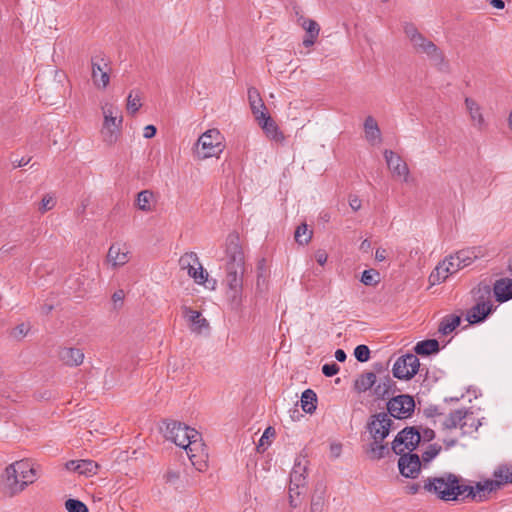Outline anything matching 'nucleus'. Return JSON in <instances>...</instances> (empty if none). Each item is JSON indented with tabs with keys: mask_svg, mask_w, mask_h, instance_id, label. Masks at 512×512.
I'll list each match as a JSON object with an SVG mask.
<instances>
[{
	"mask_svg": "<svg viewBox=\"0 0 512 512\" xmlns=\"http://www.w3.org/2000/svg\"><path fill=\"white\" fill-rule=\"evenodd\" d=\"M423 489L436 495L442 501H455L472 499L482 502L487 499L486 492L491 493L499 489V484L493 479L476 482L475 486L463 483V479L453 473H444L439 477H428L424 480Z\"/></svg>",
	"mask_w": 512,
	"mask_h": 512,
	"instance_id": "obj_1",
	"label": "nucleus"
},
{
	"mask_svg": "<svg viewBox=\"0 0 512 512\" xmlns=\"http://www.w3.org/2000/svg\"><path fill=\"white\" fill-rule=\"evenodd\" d=\"M222 135L218 129H209L204 132L195 145L194 155L198 160L210 157H219L224 149Z\"/></svg>",
	"mask_w": 512,
	"mask_h": 512,
	"instance_id": "obj_2",
	"label": "nucleus"
},
{
	"mask_svg": "<svg viewBox=\"0 0 512 512\" xmlns=\"http://www.w3.org/2000/svg\"><path fill=\"white\" fill-rule=\"evenodd\" d=\"M422 436L420 428L416 426H407L397 433L391 443V449L395 454L405 453L404 448L413 452L418 448Z\"/></svg>",
	"mask_w": 512,
	"mask_h": 512,
	"instance_id": "obj_3",
	"label": "nucleus"
},
{
	"mask_svg": "<svg viewBox=\"0 0 512 512\" xmlns=\"http://www.w3.org/2000/svg\"><path fill=\"white\" fill-rule=\"evenodd\" d=\"M415 400L412 395L399 394L386 401V409L390 417L398 420L410 418L415 411Z\"/></svg>",
	"mask_w": 512,
	"mask_h": 512,
	"instance_id": "obj_4",
	"label": "nucleus"
},
{
	"mask_svg": "<svg viewBox=\"0 0 512 512\" xmlns=\"http://www.w3.org/2000/svg\"><path fill=\"white\" fill-rule=\"evenodd\" d=\"M165 423V428H161L163 431L164 437L175 443L179 447H184L189 438H200V433L184 423L179 421H167Z\"/></svg>",
	"mask_w": 512,
	"mask_h": 512,
	"instance_id": "obj_5",
	"label": "nucleus"
},
{
	"mask_svg": "<svg viewBox=\"0 0 512 512\" xmlns=\"http://www.w3.org/2000/svg\"><path fill=\"white\" fill-rule=\"evenodd\" d=\"M104 122L102 128L103 139L108 144H113L117 141L120 134V127L122 124V116L118 119V109L113 105H106L103 107Z\"/></svg>",
	"mask_w": 512,
	"mask_h": 512,
	"instance_id": "obj_6",
	"label": "nucleus"
},
{
	"mask_svg": "<svg viewBox=\"0 0 512 512\" xmlns=\"http://www.w3.org/2000/svg\"><path fill=\"white\" fill-rule=\"evenodd\" d=\"M226 256V270H244V253L237 235L228 236Z\"/></svg>",
	"mask_w": 512,
	"mask_h": 512,
	"instance_id": "obj_7",
	"label": "nucleus"
},
{
	"mask_svg": "<svg viewBox=\"0 0 512 512\" xmlns=\"http://www.w3.org/2000/svg\"><path fill=\"white\" fill-rule=\"evenodd\" d=\"M27 487V480H22L14 466L8 465L2 475L1 491L5 496L13 497Z\"/></svg>",
	"mask_w": 512,
	"mask_h": 512,
	"instance_id": "obj_8",
	"label": "nucleus"
},
{
	"mask_svg": "<svg viewBox=\"0 0 512 512\" xmlns=\"http://www.w3.org/2000/svg\"><path fill=\"white\" fill-rule=\"evenodd\" d=\"M398 468L400 474L405 478L415 479L421 472L422 462L417 453L406 452L398 454Z\"/></svg>",
	"mask_w": 512,
	"mask_h": 512,
	"instance_id": "obj_9",
	"label": "nucleus"
},
{
	"mask_svg": "<svg viewBox=\"0 0 512 512\" xmlns=\"http://www.w3.org/2000/svg\"><path fill=\"white\" fill-rule=\"evenodd\" d=\"M475 259H477V255L474 249L460 250L455 255H450L444 259V264H447L445 270L454 274L460 269L471 265Z\"/></svg>",
	"mask_w": 512,
	"mask_h": 512,
	"instance_id": "obj_10",
	"label": "nucleus"
},
{
	"mask_svg": "<svg viewBox=\"0 0 512 512\" xmlns=\"http://www.w3.org/2000/svg\"><path fill=\"white\" fill-rule=\"evenodd\" d=\"M255 119L267 138L276 143H282L285 140L283 132L268 111L261 112Z\"/></svg>",
	"mask_w": 512,
	"mask_h": 512,
	"instance_id": "obj_11",
	"label": "nucleus"
},
{
	"mask_svg": "<svg viewBox=\"0 0 512 512\" xmlns=\"http://www.w3.org/2000/svg\"><path fill=\"white\" fill-rule=\"evenodd\" d=\"M412 45L417 53L426 54L431 60L437 64L444 62L443 52L430 40H428L423 34L417 36L412 42Z\"/></svg>",
	"mask_w": 512,
	"mask_h": 512,
	"instance_id": "obj_12",
	"label": "nucleus"
},
{
	"mask_svg": "<svg viewBox=\"0 0 512 512\" xmlns=\"http://www.w3.org/2000/svg\"><path fill=\"white\" fill-rule=\"evenodd\" d=\"M473 413L470 411V409H456L451 411L446 419L442 423V428L444 430H451L454 428L459 427L463 434L470 433L472 430H468V422L469 416Z\"/></svg>",
	"mask_w": 512,
	"mask_h": 512,
	"instance_id": "obj_13",
	"label": "nucleus"
},
{
	"mask_svg": "<svg viewBox=\"0 0 512 512\" xmlns=\"http://www.w3.org/2000/svg\"><path fill=\"white\" fill-rule=\"evenodd\" d=\"M496 306L492 302H476L466 312V320L470 325H477L485 322L488 317L495 311Z\"/></svg>",
	"mask_w": 512,
	"mask_h": 512,
	"instance_id": "obj_14",
	"label": "nucleus"
},
{
	"mask_svg": "<svg viewBox=\"0 0 512 512\" xmlns=\"http://www.w3.org/2000/svg\"><path fill=\"white\" fill-rule=\"evenodd\" d=\"M243 271L244 270H226V283L228 286V296L232 303L239 304L241 301L242 286H243Z\"/></svg>",
	"mask_w": 512,
	"mask_h": 512,
	"instance_id": "obj_15",
	"label": "nucleus"
},
{
	"mask_svg": "<svg viewBox=\"0 0 512 512\" xmlns=\"http://www.w3.org/2000/svg\"><path fill=\"white\" fill-rule=\"evenodd\" d=\"M384 158L393 177L403 179L404 182H407L409 176V168L401 156L392 150L386 149L384 151Z\"/></svg>",
	"mask_w": 512,
	"mask_h": 512,
	"instance_id": "obj_16",
	"label": "nucleus"
},
{
	"mask_svg": "<svg viewBox=\"0 0 512 512\" xmlns=\"http://www.w3.org/2000/svg\"><path fill=\"white\" fill-rule=\"evenodd\" d=\"M400 392L396 382L389 376L385 375L379 384L373 388V396L375 400H388L392 396H396L395 393Z\"/></svg>",
	"mask_w": 512,
	"mask_h": 512,
	"instance_id": "obj_17",
	"label": "nucleus"
},
{
	"mask_svg": "<svg viewBox=\"0 0 512 512\" xmlns=\"http://www.w3.org/2000/svg\"><path fill=\"white\" fill-rule=\"evenodd\" d=\"M308 460L297 457L290 472V483L296 488L306 485Z\"/></svg>",
	"mask_w": 512,
	"mask_h": 512,
	"instance_id": "obj_18",
	"label": "nucleus"
},
{
	"mask_svg": "<svg viewBox=\"0 0 512 512\" xmlns=\"http://www.w3.org/2000/svg\"><path fill=\"white\" fill-rule=\"evenodd\" d=\"M183 316L188 320L193 332L201 333L204 329H209V323L204 317H202L200 311L184 306Z\"/></svg>",
	"mask_w": 512,
	"mask_h": 512,
	"instance_id": "obj_19",
	"label": "nucleus"
},
{
	"mask_svg": "<svg viewBox=\"0 0 512 512\" xmlns=\"http://www.w3.org/2000/svg\"><path fill=\"white\" fill-rule=\"evenodd\" d=\"M493 294L498 303L512 299V278H500L493 285Z\"/></svg>",
	"mask_w": 512,
	"mask_h": 512,
	"instance_id": "obj_20",
	"label": "nucleus"
},
{
	"mask_svg": "<svg viewBox=\"0 0 512 512\" xmlns=\"http://www.w3.org/2000/svg\"><path fill=\"white\" fill-rule=\"evenodd\" d=\"M59 358L65 365L76 367L83 363L84 353L79 348L64 347L59 351Z\"/></svg>",
	"mask_w": 512,
	"mask_h": 512,
	"instance_id": "obj_21",
	"label": "nucleus"
},
{
	"mask_svg": "<svg viewBox=\"0 0 512 512\" xmlns=\"http://www.w3.org/2000/svg\"><path fill=\"white\" fill-rule=\"evenodd\" d=\"M107 260L112 263L113 267L123 266L129 261L128 251L120 243L112 244L107 253Z\"/></svg>",
	"mask_w": 512,
	"mask_h": 512,
	"instance_id": "obj_22",
	"label": "nucleus"
},
{
	"mask_svg": "<svg viewBox=\"0 0 512 512\" xmlns=\"http://www.w3.org/2000/svg\"><path fill=\"white\" fill-rule=\"evenodd\" d=\"M182 448L185 449V451L193 465L196 464L194 461L195 458L201 457V456H207V453L205 452L206 445L202 442L201 436H200V438H196V437L189 438V440L187 441L185 446Z\"/></svg>",
	"mask_w": 512,
	"mask_h": 512,
	"instance_id": "obj_23",
	"label": "nucleus"
},
{
	"mask_svg": "<svg viewBox=\"0 0 512 512\" xmlns=\"http://www.w3.org/2000/svg\"><path fill=\"white\" fill-rule=\"evenodd\" d=\"M92 65V80L96 87L105 89L110 81V76L108 71L101 66V64L95 60V58L91 59Z\"/></svg>",
	"mask_w": 512,
	"mask_h": 512,
	"instance_id": "obj_24",
	"label": "nucleus"
},
{
	"mask_svg": "<svg viewBox=\"0 0 512 512\" xmlns=\"http://www.w3.org/2000/svg\"><path fill=\"white\" fill-rule=\"evenodd\" d=\"M376 375L374 372H363L354 381V390L357 393H364L376 386Z\"/></svg>",
	"mask_w": 512,
	"mask_h": 512,
	"instance_id": "obj_25",
	"label": "nucleus"
},
{
	"mask_svg": "<svg viewBox=\"0 0 512 512\" xmlns=\"http://www.w3.org/2000/svg\"><path fill=\"white\" fill-rule=\"evenodd\" d=\"M413 350L416 355L430 356L440 351V344L437 339H425L417 342Z\"/></svg>",
	"mask_w": 512,
	"mask_h": 512,
	"instance_id": "obj_26",
	"label": "nucleus"
},
{
	"mask_svg": "<svg viewBox=\"0 0 512 512\" xmlns=\"http://www.w3.org/2000/svg\"><path fill=\"white\" fill-rule=\"evenodd\" d=\"M10 465L14 466L15 470H17V473L22 480H27V486L30 483L34 482L36 477V470L29 461H16Z\"/></svg>",
	"mask_w": 512,
	"mask_h": 512,
	"instance_id": "obj_27",
	"label": "nucleus"
},
{
	"mask_svg": "<svg viewBox=\"0 0 512 512\" xmlns=\"http://www.w3.org/2000/svg\"><path fill=\"white\" fill-rule=\"evenodd\" d=\"M248 101L254 117L258 116L261 112L267 111L265 103L262 100L260 92L257 88H248Z\"/></svg>",
	"mask_w": 512,
	"mask_h": 512,
	"instance_id": "obj_28",
	"label": "nucleus"
},
{
	"mask_svg": "<svg viewBox=\"0 0 512 512\" xmlns=\"http://www.w3.org/2000/svg\"><path fill=\"white\" fill-rule=\"evenodd\" d=\"M326 487L322 482L315 485L314 493L311 497V512H322L325 505Z\"/></svg>",
	"mask_w": 512,
	"mask_h": 512,
	"instance_id": "obj_29",
	"label": "nucleus"
},
{
	"mask_svg": "<svg viewBox=\"0 0 512 512\" xmlns=\"http://www.w3.org/2000/svg\"><path fill=\"white\" fill-rule=\"evenodd\" d=\"M301 408L307 414H313L317 408V394L314 390L308 388L303 391L301 396Z\"/></svg>",
	"mask_w": 512,
	"mask_h": 512,
	"instance_id": "obj_30",
	"label": "nucleus"
},
{
	"mask_svg": "<svg viewBox=\"0 0 512 512\" xmlns=\"http://www.w3.org/2000/svg\"><path fill=\"white\" fill-rule=\"evenodd\" d=\"M461 324V316L455 314H449L443 317L441 320L438 332L442 335H448L452 333Z\"/></svg>",
	"mask_w": 512,
	"mask_h": 512,
	"instance_id": "obj_31",
	"label": "nucleus"
},
{
	"mask_svg": "<svg viewBox=\"0 0 512 512\" xmlns=\"http://www.w3.org/2000/svg\"><path fill=\"white\" fill-rule=\"evenodd\" d=\"M493 481L499 484V489L506 484L512 483V466L508 464H501L495 469L493 473Z\"/></svg>",
	"mask_w": 512,
	"mask_h": 512,
	"instance_id": "obj_32",
	"label": "nucleus"
},
{
	"mask_svg": "<svg viewBox=\"0 0 512 512\" xmlns=\"http://www.w3.org/2000/svg\"><path fill=\"white\" fill-rule=\"evenodd\" d=\"M407 354L400 356L394 363L392 368L393 376L399 380H409V365Z\"/></svg>",
	"mask_w": 512,
	"mask_h": 512,
	"instance_id": "obj_33",
	"label": "nucleus"
},
{
	"mask_svg": "<svg viewBox=\"0 0 512 512\" xmlns=\"http://www.w3.org/2000/svg\"><path fill=\"white\" fill-rule=\"evenodd\" d=\"M493 291V288L486 283V282H480L477 287L473 288L471 293L473 295V298L476 302H492L491 301V292Z\"/></svg>",
	"mask_w": 512,
	"mask_h": 512,
	"instance_id": "obj_34",
	"label": "nucleus"
},
{
	"mask_svg": "<svg viewBox=\"0 0 512 512\" xmlns=\"http://www.w3.org/2000/svg\"><path fill=\"white\" fill-rule=\"evenodd\" d=\"M374 418L375 420H380L381 433L378 434L384 441L390 434L391 430L394 429V422L390 419L388 412L375 413Z\"/></svg>",
	"mask_w": 512,
	"mask_h": 512,
	"instance_id": "obj_35",
	"label": "nucleus"
},
{
	"mask_svg": "<svg viewBox=\"0 0 512 512\" xmlns=\"http://www.w3.org/2000/svg\"><path fill=\"white\" fill-rule=\"evenodd\" d=\"M364 130L366 139L369 142H373L375 139L381 138V131L377 121L372 116H368L364 122Z\"/></svg>",
	"mask_w": 512,
	"mask_h": 512,
	"instance_id": "obj_36",
	"label": "nucleus"
},
{
	"mask_svg": "<svg viewBox=\"0 0 512 512\" xmlns=\"http://www.w3.org/2000/svg\"><path fill=\"white\" fill-rule=\"evenodd\" d=\"M154 198V194L150 190H143L137 194L136 205L144 212L152 211L151 201Z\"/></svg>",
	"mask_w": 512,
	"mask_h": 512,
	"instance_id": "obj_37",
	"label": "nucleus"
},
{
	"mask_svg": "<svg viewBox=\"0 0 512 512\" xmlns=\"http://www.w3.org/2000/svg\"><path fill=\"white\" fill-rule=\"evenodd\" d=\"M368 452L371 454V459L380 460L390 453V449L387 444H384V442L376 443V440H373L369 444Z\"/></svg>",
	"mask_w": 512,
	"mask_h": 512,
	"instance_id": "obj_38",
	"label": "nucleus"
},
{
	"mask_svg": "<svg viewBox=\"0 0 512 512\" xmlns=\"http://www.w3.org/2000/svg\"><path fill=\"white\" fill-rule=\"evenodd\" d=\"M465 105L467 110L469 111L470 117L473 121H476L479 127L484 125V118L481 113L480 106L476 103L475 100L471 98L465 99Z\"/></svg>",
	"mask_w": 512,
	"mask_h": 512,
	"instance_id": "obj_39",
	"label": "nucleus"
},
{
	"mask_svg": "<svg viewBox=\"0 0 512 512\" xmlns=\"http://www.w3.org/2000/svg\"><path fill=\"white\" fill-rule=\"evenodd\" d=\"M365 429L369 432L371 438L376 440V443L384 442L378 433H381L380 420H375L374 414L369 416Z\"/></svg>",
	"mask_w": 512,
	"mask_h": 512,
	"instance_id": "obj_40",
	"label": "nucleus"
},
{
	"mask_svg": "<svg viewBox=\"0 0 512 512\" xmlns=\"http://www.w3.org/2000/svg\"><path fill=\"white\" fill-rule=\"evenodd\" d=\"M408 356V365H409V380L412 379L417 373L423 372L425 370V377L428 376V368H422L419 359L416 354L407 353Z\"/></svg>",
	"mask_w": 512,
	"mask_h": 512,
	"instance_id": "obj_41",
	"label": "nucleus"
},
{
	"mask_svg": "<svg viewBox=\"0 0 512 512\" xmlns=\"http://www.w3.org/2000/svg\"><path fill=\"white\" fill-rule=\"evenodd\" d=\"M100 466L93 460H79V467L77 473L85 476H92L97 474Z\"/></svg>",
	"mask_w": 512,
	"mask_h": 512,
	"instance_id": "obj_42",
	"label": "nucleus"
},
{
	"mask_svg": "<svg viewBox=\"0 0 512 512\" xmlns=\"http://www.w3.org/2000/svg\"><path fill=\"white\" fill-rule=\"evenodd\" d=\"M294 237L298 244L307 245L311 240L312 231L308 232V226L302 223L296 228Z\"/></svg>",
	"mask_w": 512,
	"mask_h": 512,
	"instance_id": "obj_43",
	"label": "nucleus"
},
{
	"mask_svg": "<svg viewBox=\"0 0 512 512\" xmlns=\"http://www.w3.org/2000/svg\"><path fill=\"white\" fill-rule=\"evenodd\" d=\"M360 281L366 286H376L380 282V274L374 269L364 270Z\"/></svg>",
	"mask_w": 512,
	"mask_h": 512,
	"instance_id": "obj_44",
	"label": "nucleus"
},
{
	"mask_svg": "<svg viewBox=\"0 0 512 512\" xmlns=\"http://www.w3.org/2000/svg\"><path fill=\"white\" fill-rule=\"evenodd\" d=\"M447 264H444V261L439 264L435 270L431 273L429 280L432 284H435L436 282L440 283L442 281H445L448 276L451 274L450 271H446L445 267Z\"/></svg>",
	"mask_w": 512,
	"mask_h": 512,
	"instance_id": "obj_45",
	"label": "nucleus"
},
{
	"mask_svg": "<svg viewBox=\"0 0 512 512\" xmlns=\"http://www.w3.org/2000/svg\"><path fill=\"white\" fill-rule=\"evenodd\" d=\"M141 107L140 103V92L139 91H130L127 97V110L131 114H135Z\"/></svg>",
	"mask_w": 512,
	"mask_h": 512,
	"instance_id": "obj_46",
	"label": "nucleus"
},
{
	"mask_svg": "<svg viewBox=\"0 0 512 512\" xmlns=\"http://www.w3.org/2000/svg\"><path fill=\"white\" fill-rule=\"evenodd\" d=\"M68 512H89L87 505L79 499L69 498L65 501Z\"/></svg>",
	"mask_w": 512,
	"mask_h": 512,
	"instance_id": "obj_47",
	"label": "nucleus"
},
{
	"mask_svg": "<svg viewBox=\"0 0 512 512\" xmlns=\"http://www.w3.org/2000/svg\"><path fill=\"white\" fill-rule=\"evenodd\" d=\"M196 264H199V258L195 252L185 253L179 259V265L183 270Z\"/></svg>",
	"mask_w": 512,
	"mask_h": 512,
	"instance_id": "obj_48",
	"label": "nucleus"
},
{
	"mask_svg": "<svg viewBox=\"0 0 512 512\" xmlns=\"http://www.w3.org/2000/svg\"><path fill=\"white\" fill-rule=\"evenodd\" d=\"M441 449V446L438 444H430L422 453L421 462L429 463L440 453Z\"/></svg>",
	"mask_w": 512,
	"mask_h": 512,
	"instance_id": "obj_49",
	"label": "nucleus"
},
{
	"mask_svg": "<svg viewBox=\"0 0 512 512\" xmlns=\"http://www.w3.org/2000/svg\"><path fill=\"white\" fill-rule=\"evenodd\" d=\"M371 351L365 344H360L354 349V356L358 362L364 363L370 359Z\"/></svg>",
	"mask_w": 512,
	"mask_h": 512,
	"instance_id": "obj_50",
	"label": "nucleus"
},
{
	"mask_svg": "<svg viewBox=\"0 0 512 512\" xmlns=\"http://www.w3.org/2000/svg\"><path fill=\"white\" fill-rule=\"evenodd\" d=\"M302 27L305 29L306 34L312 37H318L320 26L319 24L312 19H305Z\"/></svg>",
	"mask_w": 512,
	"mask_h": 512,
	"instance_id": "obj_51",
	"label": "nucleus"
},
{
	"mask_svg": "<svg viewBox=\"0 0 512 512\" xmlns=\"http://www.w3.org/2000/svg\"><path fill=\"white\" fill-rule=\"evenodd\" d=\"M322 373L326 377H333L340 371V367L335 362L326 363L322 366Z\"/></svg>",
	"mask_w": 512,
	"mask_h": 512,
	"instance_id": "obj_52",
	"label": "nucleus"
},
{
	"mask_svg": "<svg viewBox=\"0 0 512 512\" xmlns=\"http://www.w3.org/2000/svg\"><path fill=\"white\" fill-rule=\"evenodd\" d=\"M404 33L406 36L410 39L412 42L417 36L421 35V33L418 31L417 27L410 22H405L403 26Z\"/></svg>",
	"mask_w": 512,
	"mask_h": 512,
	"instance_id": "obj_53",
	"label": "nucleus"
},
{
	"mask_svg": "<svg viewBox=\"0 0 512 512\" xmlns=\"http://www.w3.org/2000/svg\"><path fill=\"white\" fill-rule=\"evenodd\" d=\"M55 205V200L53 197L46 195L42 198L40 205H39V211L44 213L48 210H51Z\"/></svg>",
	"mask_w": 512,
	"mask_h": 512,
	"instance_id": "obj_54",
	"label": "nucleus"
},
{
	"mask_svg": "<svg viewBox=\"0 0 512 512\" xmlns=\"http://www.w3.org/2000/svg\"><path fill=\"white\" fill-rule=\"evenodd\" d=\"M300 488H296L294 485L290 483L289 486V504L292 508H296L298 506V503L295 501V498L298 497L301 492L299 491Z\"/></svg>",
	"mask_w": 512,
	"mask_h": 512,
	"instance_id": "obj_55",
	"label": "nucleus"
},
{
	"mask_svg": "<svg viewBox=\"0 0 512 512\" xmlns=\"http://www.w3.org/2000/svg\"><path fill=\"white\" fill-rule=\"evenodd\" d=\"M197 265L198 268L195 269V276H197V280H195V282L198 284H204L207 281L208 273L200 263Z\"/></svg>",
	"mask_w": 512,
	"mask_h": 512,
	"instance_id": "obj_56",
	"label": "nucleus"
},
{
	"mask_svg": "<svg viewBox=\"0 0 512 512\" xmlns=\"http://www.w3.org/2000/svg\"><path fill=\"white\" fill-rule=\"evenodd\" d=\"M27 333H28V328L26 327V325L24 323H21L13 329L11 334L13 335V337H15L17 339H21L24 336H26Z\"/></svg>",
	"mask_w": 512,
	"mask_h": 512,
	"instance_id": "obj_57",
	"label": "nucleus"
},
{
	"mask_svg": "<svg viewBox=\"0 0 512 512\" xmlns=\"http://www.w3.org/2000/svg\"><path fill=\"white\" fill-rule=\"evenodd\" d=\"M423 414L427 418H433L438 415H442L437 405H430L423 410Z\"/></svg>",
	"mask_w": 512,
	"mask_h": 512,
	"instance_id": "obj_58",
	"label": "nucleus"
},
{
	"mask_svg": "<svg viewBox=\"0 0 512 512\" xmlns=\"http://www.w3.org/2000/svg\"><path fill=\"white\" fill-rule=\"evenodd\" d=\"M372 367H373V370H374L373 372L375 373V375L384 373V372L388 371L389 361L386 363L375 362V363H373Z\"/></svg>",
	"mask_w": 512,
	"mask_h": 512,
	"instance_id": "obj_59",
	"label": "nucleus"
},
{
	"mask_svg": "<svg viewBox=\"0 0 512 512\" xmlns=\"http://www.w3.org/2000/svg\"><path fill=\"white\" fill-rule=\"evenodd\" d=\"M156 133H157V128L154 125L149 124L144 127V133H143L144 138L151 139L156 135Z\"/></svg>",
	"mask_w": 512,
	"mask_h": 512,
	"instance_id": "obj_60",
	"label": "nucleus"
},
{
	"mask_svg": "<svg viewBox=\"0 0 512 512\" xmlns=\"http://www.w3.org/2000/svg\"><path fill=\"white\" fill-rule=\"evenodd\" d=\"M421 436L424 441L430 442L435 438V431L428 427L423 428Z\"/></svg>",
	"mask_w": 512,
	"mask_h": 512,
	"instance_id": "obj_61",
	"label": "nucleus"
},
{
	"mask_svg": "<svg viewBox=\"0 0 512 512\" xmlns=\"http://www.w3.org/2000/svg\"><path fill=\"white\" fill-rule=\"evenodd\" d=\"M349 205L353 211H358L361 208V200L357 196H350Z\"/></svg>",
	"mask_w": 512,
	"mask_h": 512,
	"instance_id": "obj_62",
	"label": "nucleus"
},
{
	"mask_svg": "<svg viewBox=\"0 0 512 512\" xmlns=\"http://www.w3.org/2000/svg\"><path fill=\"white\" fill-rule=\"evenodd\" d=\"M124 297H125V294H124V291L122 289H119L117 291H115L112 295V301L114 302V304L116 305L118 302H120L122 304L123 300H124Z\"/></svg>",
	"mask_w": 512,
	"mask_h": 512,
	"instance_id": "obj_63",
	"label": "nucleus"
},
{
	"mask_svg": "<svg viewBox=\"0 0 512 512\" xmlns=\"http://www.w3.org/2000/svg\"><path fill=\"white\" fill-rule=\"evenodd\" d=\"M179 477H180L179 472L172 471V470L167 471V473L165 474V479H166V482H168V483H173L174 481L179 479Z\"/></svg>",
	"mask_w": 512,
	"mask_h": 512,
	"instance_id": "obj_64",
	"label": "nucleus"
}]
</instances>
